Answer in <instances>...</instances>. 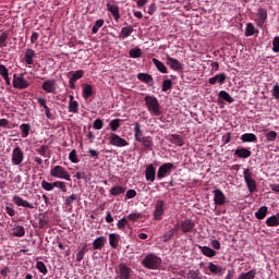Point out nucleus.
<instances>
[{"mask_svg": "<svg viewBox=\"0 0 279 279\" xmlns=\"http://www.w3.org/2000/svg\"><path fill=\"white\" fill-rule=\"evenodd\" d=\"M174 228H178V232H183V234H189L195 230V222L191 219L181 220L174 225Z\"/></svg>", "mask_w": 279, "mask_h": 279, "instance_id": "4", "label": "nucleus"}, {"mask_svg": "<svg viewBox=\"0 0 279 279\" xmlns=\"http://www.w3.org/2000/svg\"><path fill=\"white\" fill-rule=\"evenodd\" d=\"M50 175L52 178H57L58 180H66V182H71V173H69V171H66V169L62 166L51 167Z\"/></svg>", "mask_w": 279, "mask_h": 279, "instance_id": "3", "label": "nucleus"}, {"mask_svg": "<svg viewBox=\"0 0 279 279\" xmlns=\"http://www.w3.org/2000/svg\"><path fill=\"white\" fill-rule=\"evenodd\" d=\"M36 269H38V271L44 276H47V274L49 272V270L47 269V265H45L43 262L36 263Z\"/></svg>", "mask_w": 279, "mask_h": 279, "instance_id": "48", "label": "nucleus"}, {"mask_svg": "<svg viewBox=\"0 0 279 279\" xmlns=\"http://www.w3.org/2000/svg\"><path fill=\"white\" fill-rule=\"evenodd\" d=\"M0 75L1 77L10 75V70L4 64H0Z\"/></svg>", "mask_w": 279, "mask_h": 279, "instance_id": "59", "label": "nucleus"}, {"mask_svg": "<svg viewBox=\"0 0 279 279\" xmlns=\"http://www.w3.org/2000/svg\"><path fill=\"white\" fill-rule=\"evenodd\" d=\"M84 77V70H77L75 72H72V76L70 80L77 82V80H82Z\"/></svg>", "mask_w": 279, "mask_h": 279, "instance_id": "51", "label": "nucleus"}, {"mask_svg": "<svg viewBox=\"0 0 279 279\" xmlns=\"http://www.w3.org/2000/svg\"><path fill=\"white\" fill-rule=\"evenodd\" d=\"M234 156H236L238 158H250V156H252V150L243 147L236 148L234 151Z\"/></svg>", "mask_w": 279, "mask_h": 279, "instance_id": "32", "label": "nucleus"}, {"mask_svg": "<svg viewBox=\"0 0 279 279\" xmlns=\"http://www.w3.org/2000/svg\"><path fill=\"white\" fill-rule=\"evenodd\" d=\"M111 132H117L121 128V119H113L109 123Z\"/></svg>", "mask_w": 279, "mask_h": 279, "instance_id": "42", "label": "nucleus"}, {"mask_svg": "<svg viewBox=\"0 0 279 279\" xmlns=\"http://www.w3.org/2000/svg\"><path fill=\"white\" fill-rule=\"evenodd\" d=\"M129 56L130 58H134V59L141 58L143 56V51L141 50V48L135 47L129 51Z\"/></svg>", "mask_w": 279, "mask_h": 279, "instance_id": "45", "label": "nucleus"}, {"mask_svg": "<svg viewBox=\"0 0 279 279\" xmlns=\"http://www.w3.org/2000/svg\"><path fill=\"white\" fill-rule=\"evenodd\" d=\"M121 240V235L119 233H110L109 234V245L117 250L119 247V241Z\"/></svg>", "mask_w": 279, "mask_h": 279, "instance_id": "30", "label": "nucleus"}, {"mask_svg": "<svg viewBox=\"0 0 279 279\" xmlns=\"http://www.w3.org/2000/svg\"><path fill=\"white\" fill-rule=\"evenodd\" d=\"M241 141L242 143H258V137L254 133H244Z\"/></svg>", "mask_w": 279, "mask_h": 279, "instance_id": "31", "label": "nucleus"}, {"mask_svg": "<svg viewBox=\"0 0 279 279\" xmlns=\"http://www.w3.org/2000/svg\"><path fill=\"white\" fill-rule=\"evenodd\" d=\"M163 215H165V201L158 199L156 202L155 210H154L155 221H160V219H162Z\"/></svg>", "mask_w": 279, "mask_h": 279, "instance_id": "12", "label": "nucleus"}, {"mask_svg": "<svg viewBox=\"0 0 279 279\" xmlns=\"http://www.w3.org/2000/svg\"><path fill=\"white\" fill-rule=\"evenodd\" d=\"M108 239L106 236H98L96 240L93 242V250H104L106 246Z\"/></svg>", "mask_w": 279, "mask_h": 279, "instance_id": "27", "label": "nucleus"}, {"mask_svg": "<svg viewBox=\"0 0 279 279\" xmlns=\"http://www.w3.org/2000/svg\"><path fill=\"white\" fill-rule=\"evenodd\" d=\"M265 21H267V9L259 8L257 10V25L258 27H263L265 25Z\"/></svg>", "mask_w": 279, "mask_h": 279, "instance_id": "23", "label": "nucleus"}, {"mask_svg": "<svg viewBox=\"0 0 279 279\" xmlns=\"http://www.w3.org/2000/svg\"><path fill=\"white\" fill-rule=\"evenodd\" d=\"M126 219H129L130 221H138V219H141V214L140 213L130 214Z\"/></svg>", "mask_w": 279, "mask_h": 279, "instance_id": "62", "label": "nucleus"}, {"mask_svg": "<svg viewBox=\"0 0 279 279\" xmlns=\"http://www.w3.org/2000/svg\"><path fill=\"white\" fill-rule=\"evenodd\" d=\"M8 38H10V35L7 32L0 35V49L8 47Z\"/></svg>", "mask_w": 279, "mask_h": 279, "instance_id": "47", "label": "nucleus"}, {"mask_svg": "<svg viewBox=\"0 0 279 279\" xmlns=\"http://www.w3.org/2000/svg\"><path fill=\"white\" fill-rule=\"evenodd\" d=\"M178 232V227H173L168 232H166L165 235L162 236L163 243H168V241H171V239H173V236H175Z\"/></svg>", "mask_w": 279, "mask_h": 279, "instance_id": "34", "label": "nucleus"}, {"mask_svg": "<svg viewBox=\"0 0 279 279\" xmlns=\"http://www.w3.org/2000/svg\"><path fill=\"white\" fill-rule=\"evenodd\" d=\"M170 142L173 145H178L179 147H182L184 145V141H182V137H180V135H175V134L171 135Z\"/></svg>", "mask_w": 279, "mask_h": 279, "instance_id": "46", "label": "nucleus"}, {"mask_svg": "<svg viewBox=\"0 0 279 279\" xmlns=\"http://www.w3.org/2000/svg\"><path fill=\"white\" fill-rule=\"evenodd\" d=\"M12 165L19 166L23 162V160H25V154L23 153V149H21V147H15L12 150Z\"/></svg>", "mask_w": 279, "mask_h": 279, "instance_id": "11", "label": "nucleus"}, {"mask_svg": "<svg viewBox=\"0 0 279 279\" xmlns=\"http://www.w3.org/2000/svg\"><path fill=\"white\" fill-rule=\"evenodd\" d=\"M34 58H36V51L32 48H27L24 54V62L29 65V69L34 66Z\"/></svg>", "mask_w": 279, "mask_h": 279, "instance_id": "20", "label": "nucleus"}, {"mask_svg": "<svg viewBox=\"0 0 279 279\" xmlns=\"http://www.w3.org/2000/svg\"><path fill=\"white\" fill-rule=\"evenodd\" d=\"M142 265L146 269H160V266L162 265V258L154 253H150L144 257Z\"/></svg>", "mask_w": 279, "mask_h": 279, "instance_id": "2", "label": "nucleus"}, {"mask_svg": "<svg viewBox=\"0 0 279 279\" xmlns=\"http://www.w3.org/2000/svg\"><path fill=\"white\" fill-rule=\"evenodd\" d=\"M144 101L148 112L153 114V117H160V114H162V111L160 110V102L156 96L146 95L144 97Z\"/></svg>", "mask_w": 279, "mask_h": 279, "instance_id": "1", "label": "nucleus"}, {"mask_svg": "<svg viewBox=\"0 0 279 279\" xmlns=\"http://www.w3.org/2000/svg\"><path fill=\"white\" fill-rule=\"evenodd\" d=\"M137 143H142L145 151H151L154 149V138L151 136H144L137 140Z\"/></svg>", "mask_w": 279, "mask_h": 279, "instance_id": "19", "label": "nucleus"}, {"mask_svg": "<svg viewBox=\"0 0 279 279\" xmlns=\"http://www.w3.org/2000/svg\"><path fill=\"white\" fill-rule=\"evenodd\" d=\"M48 150H49L48 145H41L39 148L36 149L37 154H39V156H43L44 158H47Z\"/></svg>", "mask_w": 279, "mask_h": 279, "instance_id": "55", "label": "nucleus"}, {"mask_svg": "<svg viewBox=\"0 0 279 279\" xmlns=\"http://www.w3.org/2000/svg\"><path fill=\"white\" fill-rule=\"evenodd\" d=\"M153 64H155L157 71H159V73H169L167 65H165V63H162V61H160L156 58H153Z\"/></svg>", "mask_w": 279, "mask_h": 279, "instance_id": "33", "label": "nucleus"}, {"mask_svg": "<svg viewBox=\"0 0 279 279\" xmlns=\"http://www.w3.org/2000/svg\"><path fill=\"white\" fill-rule=\"evenodd\" d=\"M226 80H227V76H226V73H219V74H216L215 76L210 77L208 80V83L211 85V86H215V84H226Z\"/></svg>", "mask_w": 279, "mask_h": 279, "instance_id": "24", "label": "nucleus"}, {"mask_svg": "<svg viewBox=\"0 0 279 279\" xmlns=\"http://www.w3.org/2000/svg\"><path fill=\"white\" fill-rule=\"evenodd\" d=\"M107 10H108V12H110L112 14L116 23H119V21L121 20V13L119 11V5H117L112 2H108Z\"/></svg>", "mask_w": 279, "mask_h": 279, "instance_id": "15", "label": "nucleus"}, {"mask_svg": "<svg viewBox=\"0 0 279 279\" xmlns=\"http://www.w3.org/2000/svg\"><path fill=\"white\" fill-rule=\"evenodd\" d=\"M214 203L216 206H223L226 204V194L221 190H214Z\"/></svg>", "mask_w": 279, "mask_h": 279, "instance_id": "17", "label": "nucleus"}, {"mask_svg": "<svg viewBox=\"0 0 279 279\" xmlns=\"http://www.w3.org/2000/svg\"><path fill=\"white\" fill-rule=\"evenodd\" d=\"M110 195H113V197H118V195H123L125 193V187L121 185L112 186L110 190Z\"/></svg>", "mask_w": 279, "mask_h": 279, "instance_id": "38", "label": "nucleus"}, {"mask_svg": "<svg viewBox=\"0 0 279 279\" xmlns=\"http://www.w3.org/2000/svg\"><path fill=\"white\" fill-rule=\"evenodd\" d=\"M269 211V208L267 206H262L257 209L255 213L256 219L263 220L267 217V213Z\"/></svg>", "mask_w": 279, "mask_h": 279, "instance_id": "36", "label": "nucleus"}, {"mask_svg": "<svg viewBox=\"0 0 279 279\" xmlns=\"http://www.w3.org/2000/svg\"><path fill=\"white\" fill-rule=\"evenodd\" d=\"M271 95L272 97H275V99H279V84H275L271 90Z\"/></svg>", "mask_w": 279, "mask_h": 279, "instance_id": "60", "label": "nucleus"}, {"mask_svg": "<svg viewBox=\"0 0 279 279\" xmlns=\"http://www.w3.org/2000/svg\"><path fill=\"white\" fill-rule=\"evenodd\" d=\"M266 138L268 143H274L278 138V133L276 131H269L266 133Z\"/></svg>", "mask_w": 279, "mask_h": 279, "instance_id": "54", "label": "nucleus"}, {"mask_svg": "<svg viewBox=\"0 0 279 279\" xmlns=\"http://www.w3.org/2000/svg\"><path fill=\"white\" fill-rule=\"evenodd\" d=\"M94 130H101L104 128V120L96 119L93 124Z\"/></svg>", "mask_w": 279, "mask_h": 279, "instance_id": "58", "label": "nucleus"}, {"mask_svg": "<svg viewBox=\"0 0 279 279\" xmlns=\"http://www.w3.org/2000/svg\"><path fill=\"white\" fill-rule=\"evenodd\" d=\"M109 143L110 145H112L113 147H128L130 145V143H128V140L119 136L116 133H111L109 136Z\"/></svg>", "mask_w": 279, "mask_h": 279, "instance_id": "9", "label": "nucleus"}, {"mask_svg": "<svg viewBox=\"0 0 279 279\" xmlns=\"http://www.w3.org/2000/svg\"><path fill=\"white\" fill-rule=\"evenodd\" d=\"M207 269L209 270V272H205V274H207L208 276H210V274H214L215 276H223V271H226V269H223V267H221L213 262L208 263Z\"/></svg>", "mask_w": 279, "mask_h": 279, "instance_id": "14", "label": "nucleus"}, {"mask_svg": "<svg viewBox=\"0 0 279 279\" xmlns=\"http://www.w3.org/2000/svg\"><path fill=\"white\" fill-rule=\"evenodd\" d=\"M166 64L167 66H170L172 71H182V69H184V65L182 64V62H180L178 59L170 56H167Z\"/></svg>", "mask_w": 279, "mask_h": 279, "instance_id": "13", "label": "nucleus"}, {"mask_svg": "<svg viewBox=\"0 0 279 279\" xmlns=\"http://www.w3.org/2000/svg\"><path fill=\"white\" fill-rule=\"evenodd\" d=\"M83 97L84 99H89L93 97V85L90 84H83Z\"/></svg>", "mask_w": 279, "mask_h": 279, "instance_id": "37", "label": "nucleus"}, {"mask_svg": "<svg viewBox=\"0 0 279 279\" xmlns=\"http://www.w3.org/2000/svg\"><path fill=\"white\" fill-rule=\"evenodd\" d=\"M145 179L147 182H155L156 180V167L148 165L145 170Z\"/></svg>", "mask_w": 279, "mask_h": 279, "instance_id": "21", "label": "nucleus"}, {"mask_svg": "<svg viewBox=\"0 0 279 279\" xmlns=\"http://www.w3.org/2000/svg\"><path fill=\"white\" fill-rule=\"evenodd\" d=\"M135 196H136V190L126 191V194H125L126 199H134Z\"/></svg>", "mask_w": 279, "mask_h": 279, "instance_id": "63", "label": "nucleus"}, {"mask_svg": "<svg viewBox=\"0 0 279 279\" xmlns=\"http://www.w3.org/2000/svg\"><path fill=\"white\" fill-rule=\"evenodd\" d=\"M137 80L140 82H143L144 84H148L149 86H154V76L147 73H138L137 74Z\"/></svg>", "mask_w": 279, "mask_h": 279, "instance_id": "26", "label": "nucleus"}, {"mask_svg": "<svg viewBox=\"0 0 279 279\" xmlns=\"http://www.w3.org/2000/svg\"><path fill=\"white\" fill-rule=\"evenodd\" d=\"M173 169H175V166L171 162L161 165L157 171V178L162 180L163 178H167V175H171V171H173Z\"/></svg>", "mask_w": 279, "mask_h": 279, "instance_id": "8", "label": "nucleus"}, {"mask_svg": "<svg viewBox=\"0 0 279 279\" xmlns=\"http://www.w3.org/2000/svg\"><path fill=\"white\" fill-rule=\"evenodd\" d=\"M12 202L15 204V206H22L23 208H31V210H33L34 205L25 199H23V197L19 196V195H14L12 197Z\"/></svg>", "mask_w": 279, "mask_h": 279, "instance_id": "18", "label": "nucleus"}, {"mask_svg": "<svg viewBox=\"0 0 279 279\" xmlns=\"http://www.w3.org/2000/svg\"><path fill=\"white\" fill-rule=\"evenodd\" d=\"M104 23L105 21L102 19L97 20L92 28L93 34H97V32H99V28L104 27Z\"/></svg>", "mask_w": 279, "mask_h": 279, "instance_id": "52", "label": "nucleus"}, {"mask_svg": "<svg viewBox=\"0 0 279 279\" xmlns=\"http://www.w3.org/2000/svg\"><path fill=\"white\" fill-rule=\"evenodd\" d=\"M41 189H44V191H53L54 189H60L62 193H66V183L64 181H54L52 183H49L43 180Z\"/></svg>", "mask_w": 279, "mask_h": 279, "instance_id": "5", "label": "nucleus"}, {"mask_svg": "<svg viewBox=\"0 0 279 279\" xmlns=\"http://www.w3.org/2000/svg\"><path fill=\"white\" fill-rule=\"evenodd\" d=\"M266 226L268 228H278L279 226V214L272 215L266 219Z\"/></svg>", "mask_w": 279, "mask_h": 279, "instance_id": "28", "label": "nucleus"}, {"mask_svg": "<svg viewBox=\"0 0 279 279\" xmlns=\"http://www.w3.org/2000/svg\"><path fill=\"white\" fill-rule=\"evenodd\" d=\"M199 250L204 256H207L208 258H213L217 256V251L208 247V246H199Z\"/></svg>", "mask_w": 279, "mask_h": 279, "instance_id": "35", "label": "nucleus"}, {"mask_svg": "<svg viewBox=\"0 0 279 279\" xmlns=\"http://www.w3.org/2000/svg\"><path fill=\"white\" fill-rule=\"evenodd\" d=\"M13 88H17L19 90H25V88H29V82L25 80V74L13 75Z\"/></svg>", "mask_w": 279, "mask_h": 279, "instance_id": "7", "label": "nucleus"}, {"mask_svg": "<svg viewBox=\"0 0 279 279\" xmlns=\"http://www.w3.org/2000/svg\"><path fill=\"white\" fill-rule=\"evenodd\" d=\"M20 130L22 132V138H27V136H29V130H32V125L29 123H23L20 125Z\"/></svg>", "mask_w": 279, "mask_h": 279, "instance_id": "39", "label": "nucleus"}, {"mask_svg": "<svg viewBox=\"0 0 279 279\" xmlns=\"http://www.w3.org/2000/svg\"><path fill=\"white\" fill-rule=\"evenodd\" d=\"M256 278V269H252L247 272H242L238 279H254Z\"/></svg>", "mask_w": 279, "mask_h": 279, "instance_id": "41", "label": "nucleus"}, {"mask_svg": "<svg viewBox=\"0 0 279 279\" xmlns=\"http://www.w3.org/2000/svg\"><path fill=\"white\" fill-rule=\"evenodd\" d=\"M243 177H244V182L247 186L248 192L255 193L256 180H254V173L250 169H244Z\"/></svg>", "mask_w": 279, "mask_h": 279, "instance_id": "6", "label": "nucleus"}, {"mask_svg": "<svg viewBox=\"0 0 279 279\" xmlns=\"http://www.w3.org/2000/svg\"><path fill=\"white\" fill-rule=\"evenodd\" d=\"M117 274L119 279H130L132 278V268L125 263H121L118 266Z\"/></svg>", "mask_w": 279, "mask_h": 279, "instance_id": "10", "label": "nucleus"}, {"mask_svg": "<svg viewBox=\"0 0 279 279\" xmlns=\"http://www.w3.org/2000/svg\"><path fill=\"white\" fill-rule=\"evenodd\" d=\"M134 32L133 25H128L121 28V32L119 34V38H130Z\"/></svg>", "mask_w": 279, "mask_h": 279, "instance_id": "29", "label": "nucleus"}, {"mask_svg": "<svg viewBox=\"0 0 279 279\" xmlns=\"http://www.w3.org/2000/svg\"><path fill=\"white\" fill-rule=\"evenodd\" d=\"M272 51L274 53H279V36L272 39Z\"/></svg>", "mask_w": 279, "mask_h": 279, "instance_id": "57", "label": "nucleus"}, {"mask_svg": "<svg viewBox=\"0 0 279 279\" xmlns=\"http://www.w3.org/2000/svg\"><path fill=\"white\" fill-rule=\"evenodd\" d=\"M117 228L118 230H125V228H130V222L128 221V218H121L117 223Z\"/></svg>", "mask_w": 279, "mask_h": 279, "instance_id": "43", "label": "nucleus"}, {"mask_svg": "<svg viewBox=\"0 0 279 279\" xmlns=\"http://www.w3.org/2000/svg\"><path fill=\"white\" fill-rule=\"evenodd\" d=\"M171 88H173V81L165 80L162 82V92L167 93V90H171Z\"/></svg>", "mask_w": 279, "mask_h": 279, "instance_id": "53", "label": "nucleus"}, {"mask_svg": "<svg viewBox=\"0 0 279 279\" xmlns=\"http://www.w3.org/2000/svg\"><path fill=\"white\" fill-rule=\"evenodd\" d=\"M77 199H80V195L72 194V195L65 197L64 204H65V206H73V203L77 202Z\"/></svg>", "mask_w": 279, "mask_h": 279, "instance_id": "44", "label": "nucleus"}, {"mask_svg": "<svg viewBox=\"0 0 279 279\" xmlns=\"http://www.w3.org/2000/svg\"><path fill=\"white\" fill-rule=\"evenodd\" d=\"M68 110L69 112H72V114H77L80 110V102H77L73 96H70Z\"/></svg>", "mask_w": 279, "mask_h": 279, "instance_id": "25", "label": "nucleus"}, {"mask_svg": "<svg viewBox=\"0 0 279 279\" xmlns=\"http://www.w3.org/2000/svg\"><path fill=\"white\" fill-rule=\"evenodd\" d=\"M134 138L135 141H141L143 138V130H141V123L135 122L134 123Z\"/></svg>", "mask_w": 279, "mask_h": 279, "instance_id": "40", "label": "nucleus"}, {"mask_svg": "<svg viewBox=\"0 0 279 279\" xmlns=\"http://www.w3.org/2000/svg\"><path fill=\"white\" fill-rule=\"evenodd\" d=\"M56 80H47L41 84V88L45 90V93H49L51 95H56Z\"/></svg>", "mask_w": 279, "mask_h": 279, "instance_id": "16", "label": "nucleus"}, {"mask_svg": "<svg viewBox=\"0 0 279 279\" xmlns=\"http://www.w3.org/2000/svg\"><path fill=\"white\" fill-rule=\"evenodd\" d=\"M13 236H25V227L17 226L13 229Z\"/></svg>", "mask_w": 279, "mask_h": 279, "instance_id": "50", "label": "nucleus"}, {"mask_svg": "<svg viewBox=\"0 0 279 279\" xmlns=\"http://www.w3.org/2000/svg\"><path fill=\"white\" fill-rule=\"evenodd\" d=\"M156 10H158V7H156V2H153L149 7H148V14L150 16H154V14H156Z\"/></svg>", "mask_w": 279, "mask_h": 279, "instance_id": "61", "label": "nucleus"}, {"mask_svg": "<svg viewBox=\"0 0 279 279\" xmlns=\"http://www.w3.org/2000/svg\"><path fill=\"white\" fill-rule=\"evenodd\" d=\"M223 101H227V104H234V98H232L228 92L220 90L218 94V104H223Z\"/></svg>", "mask_w": 279, "mask_h": 279, "instance_id": "22", "label": "nucleus"}, {"mask_svg": "<svg viewBox=\"0 0 279 279\" xmlns=\"http://www.w3.org/2000/svg\"><path fill=\"white\" fill-rule=\"evenodd\" d=\"M199 270L190 271V278L192 279H199Z\"/></svg>", "mask_w": 279, "mask_h": 279, "instance_id": "64", "label": "nucleus"}, {"mask_svg": "<svg viewBox=\"0 0 279 279\" xmlns=\"http://www.w3.org/2000/svg\"><path fill=\"white\" fill-rule=\"evenodd\" d=\"M69 160H71L74 165H77V162H80V159L77 158V151L75 149H72L69 154Z\"/></svg>", "mask_w": 279, "mask_h": 279, "instance_id": "56", "label": "nucleus"}, {"mask_svg": "<svg viewBox=\"0 0 279 279\" xmlns=\"http://www.w3.org/2000/svg\"><path fill=\"white\" fill-rule=\"evenodd\" d=\"M254 34H256V28L254 27V24L252 23L246 24L245 36L250 37V36H254Z\"/></svg>", "mask_w": 279, "mask_h": 279, "instance_id": "49", "label": "nucleus"}]
</instances>
